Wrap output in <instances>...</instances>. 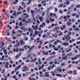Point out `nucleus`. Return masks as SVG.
Returning a JSON list of instances; mask_svg holds the SVG:
<instances>
[{"instance_id": "5fc2aeb1", "label": "nucleus", "mask_w": 80, "mask_h": 80, "mask_svg": "<svg viewBox=\"0 0 80 80\" xmlns=\"http://www.w3.org/2000/svg\"><path fill=\"white\" fill-rule=\"evenodd\" d=\"M47 23H48V24H49L50 23V21L48 19L47 20Z\"/></svg>"}, {"instance_id": "9d476101", "label": "nucleus", "mask_w": 80, "mask_h": 80, "mask_svg": "<svg viewBox=\"0 0 80 80\" xmlns=\"http://www.w3.org/2000/svg\"><path fill=\"white\" fill-rule=\"evenodd\" d=\"M9 65V62H7L6 64V65H5V68H6L8 69V65Z\"/></svg>"}, {"instance_id": "f704fd0d", "label": "nucleus", "mask_w": 80, "mask_h": 80, "mask_svg": "<svg viewBox=\"0 0 80 80\" xmlns=\"http://www.w3.org/2000/svg\"><path fill=\"white\" fill-rule=\"evenodd\" d=\"M49 20H50V21H51V22H54V21H55V19H52L51 18H50Z\"/></svg>"}, {"instance_id": "9b49d317", "label": "nucleus", "mask_w": 80, "mask_h": 80, "mask_svg": "<svg viewBox=\"0 0 80 80\" xmlns=\"http://www.w3.org/2000/svg\"><path fill=\"white\" fill-rule=\"evenodd\" d=\"M64 18V22H67L68 19H67V16H65L63 17Z\"/></svg>"}, {"instance_id": "58836bf2", "label": "nucleus", "mask_w": 80, "mask_h": 80, "mask_svg": "<svg viewBox=\"0 0 80 80\" xmlns=\"http://www.w3.org/2000/svg\"><path fill=\"white\" fill-rule=\"evenodd\" d=\"M51 74H52V76H53V77H55V74H54V72H51Z\"/></svg>"}, {"instance_id": "2f4dec72", "label": "nucleus", "mask_w": 80, "mask_h": 80, "mask_svg": "<svg viewBox=\"0 0 80 80\" xmlns=\"http://www.w3.org/2000/svg\"><path fill=\"white\" fill-rule=\"evenodd\" d=\"M35 10L36 11V13H38V12H40V10H38L37 8H35Z\"/></svg>"}, {"instance_id": "dca6fc26", "label": "nucleus", "mask_w": 80, "mask_h": 80, "mask_svg": "<svg viewBox=\"0 0 80 80\" xmlns=\"http://www.w3.org/2000/svg\"><path fill=\"white\" fill-rule=\"evenodd\" d=\"M58 71H59V72H62V70L61 69L60 67H59L57 68Z\"/></svg>"}, {"instance_id": "f257e3e1", "label": "nucleus", "mask_w": 80, "mask_h": 80, "mask_svg": "<svg viewBox=\"0 0 80 80\" xmlns=\"http://www.w3.org/2000/svg\"><path fill=\"white\" fill-rule=\"evenodd\" d=\"M73 54L72 53H68L67 55L63 57L62 58V59L64 60H67V59L68 58V56H70V57H71V56H73Z\"/></svg>"}, {"instance_id": "680f3d73", "label": "nucleus", "mask_w": 80, "mask_h": 80, "mask_svg": "<svg viewBox=\"0 0 80 80\" xmlns=\"http://www.w3.org/2000/svg\"><path fill=\"white\" fill-rule=\"evenodd\" d=\"M63 16H61V17H60L59 18V20H62V19H63Z\"/></svg>"}, {"instance_id": "393cba45", "label": "nucleus", "mask_w": 80, "mask_h": 80, "mask_svg": "<svg viewBox=\"0 0 80 80\" xmlns=\"http://www.w3.org/2000/svg\"><path fill=\"white\" fill-rule=\"evenodd\" d=\"M8 33V30H6L5 32L4 35H5V36L7 35V34Z\"/></svg>"}, {"instance_id": "b1692460", "label": "nucleus", "mask_w": 80, "mask_h": 80, "mask_svg": "<svg viewBox=\"0 0 80 80\" xmlns=\"http://www.w3.org/2000/svg\"><path fill=\"white\" fill-rule=\"evenodd\" d=\"M63 4H60L58 6V8H62L63 7Z\"/></svg>"}, {"instance_id": "4468645a", "label": "nucleus", "mask_w": 80, "mask_h": 80, "mask_svg": "<svg viewBox=\"0 0 80 80\" xmlns=\"http://www.w3.org/2000/svg\"><path fill=\"white\" fill-rule=\"evenodd\" d=\"M54 63L55 65H59V64L60 63V61L57 62V61H56Z\"/></svg>"}, {"instance_id": "0eeeda50", "label": "nucleus", "mask_w": 80, "mask_h": 80, "mask_svg": "<svg viewBox=\"0 0 80 80\" xmlns=\"http://www.w3.org/2000/svg\"><path fill=\"white\" fill-rule=\"evenodd\" d=\"M32 28L34 30H38V26H35V27H34V26H33V25H32Z\"/></svg>"}, {"instance_id": "3c124183", "label": "nucleus", "mask_w": 80, "mask_h": 80, "mask_svg": "<svg viewBox=\"0 0 80 80\" xmlns=\"http://www.w3.org/2000/svg\"><path fill=\"white\" fill-rule=\"evenodd\" d=\"M5 69H3L2 71V74H3V73H5Z\"/></svg>"}, {"instance_id": "8fccbe9b", "label": "nucleus", "mask_w": 80, "mask_h": 80, "mask_svg": "<svg viewBox=\"0 0 80 80\" xmlns=\"http://www.w3.org/2000/svg\"><path fill=\"white\" fill-rule=\"evenodd\" d=\"M21 67H22V66L20 65V66H18V67H17V68H18V69H20V68H21Z\"/></svg>"}, {"instance_id": "6e6552de", "label": "nucleus", "mask_w": 80, "mask_h": 80, "mask_svg": "<svg viewBox=\"0 0 80 80\" xmlns=\"http://www.w3.org/2000/svg\"><path fill=\"white\" fill-rule=\"evenodd\" d=\"M67 27H70V25L72 24V23L71 22H67L66 23Z\"/></svg>"}, {"instance_id": "f8f14e48", "label": "nucleus", "mask_w": 80, "mask_h": 80, "mask_svg": "<svg viewBox=\"0 0 80 80\" xmlns=\"http://www.w3.org/2000/svg\"><path fill=\"white\" fill-rule=\"evenodd\" d=\"M20 42H18V43H16L15 45H14V47H18L20 46Z\"/></svg>"}, {"instance_id": "a211bd4d", "label": "nucleus", "mask_w": 80, "mask_h": 80, "mask_svg": "<svg viewBox=\"0 0 80 80\" xmlns=\"http://www.w3.org/2000/svg\"><path fill=\"white\" fill-rule=\"evenodd\" d=\"M27 71H29V69L26 70L25 68H24L22 69V72H27Z\"/></svg>"}, {"instance_id": "13d9d810", "label": "nucleus", "mask_w": 80, "mask_h": 80, "mask_svg": "<svg viewBox=\"0 0 80 80\" xmlns=\"http://www.w3.org/2000/svg\"><path fill=\"white\" fill-rule=\"evenodd\" d=\"M4 58H5V56H2V59H1V60L2 61L3 60H4Z\"/></svg>"}, {"instance_id": "052dcab7", "label": "nucleus", "mask_w": 80, "mask_h": 80, "mask_svg": "<svg viewBox=\"0 0 80 80\" xmlns=\"http://www.w3.org/2000/svg\"><path fill=\"white\" fill-rule=\"evenodd\" d=\"M58 71V70H57V69H55L54 71V72L55 73H57V72H58V71Z\"/></svg>"}, {"instance_id": "c756f323", "label": "nucleus", "mask_w": 80, "mask_h": 80, "mask_svg": "<svg viewBox=\"0 0 80 80\" xmlns=\"http://www.w3.org/2000/svg\"><path fill=\"white\" fill-rule=\"evenodd\" d=\"M19 50L20 52H22H22H24V51H25V49H24V48H22L19 49Z\"/></svg>"}, {"instance_id": "c85d7f7f", "label": "nucleus", "mask_w": 80, "mask_h": 80, "mask_svg": "<svg viewBox=\"0 0 80 80\" xmlns=\"http://www.w3.org/2000/svg\"><path fill=\"white\" fill-rule=\"evenodd\" d=\"M33 55V53H31L29 54L27 57L28 58H29V57H30L31 55Z\"/></svg>"}, {"instance_id": "4be33fe9", "label": "nucleus", "mask_w": 80, "mask_h": 80, "mask_svg": "<svg viewBox=\"0 0 80 80\" xmlns=\"http://www.w3.org/2000/svg\"><path fill=\"white\" fill-rule=\"evenodd\" d=\"M37 25L38 26H39V24H40V22L38 20H37Z\"/></svg>"}, {"instance_id": "49530a36", "label": "nucleus", "mask_w": 80, "mask_h": 80, "mask_svg": "<svg viewBox=\"0 0 80 80\" xmlns=\"http://www.w3.org/2000/svg\"><path fill=\"white\" fill-rule=\"evenodd\" d=\"M27 47H28V46H27V45L24 46V48H25V50H27Z\"/></svg>"}, {"instance_id": "473e14b6", "label": "nucleus", "mask_w": 80, "mask_h": 80, "mask_svg": "<svg viewBox=\"0 0 80 80\" xmlns=\"http://www.w3.org/2000/svg\"><path fill=\"white\" fill-rule=\"evenodd\" d=\"M22 12H18L17 14V16H18V15H21V14H22Z\"/></svg>"}, {"instance_id": "e433bc0d", "label": "nucleus", "mask_w": 80, "mask_h": 80, "mask_svg": "<svg viewBox=\"0 0 80 80\" xmlns=\"http://www.w3.org/2000/svg\"><path fill=\"white\" fill-rule=\"evenodd\" d=\"M79 30V28H75L74 29V31L76 32V31H78Z\"/></svg>"}, {"instance_id": "c03bdc74", "label": "nucleus", "mask_w": 80, "mask_h": 80, "mask_svg": "<svg viewBox=\"0 0 80 80\" xmlns=\"http://www.w3.org/2000/svg\"><path fill=\"white\" fill-rule=\"evenodd\" d=\"M18 69L17 68H15V69L14 70V72H17V71H18Z\"/></svg>"}, {"instance_id": "a19ab883", "label": "nucleus", "mask_w": 80, "mask_h": 80, "mask_svg": "<svg viewBox=\"0 0 80 80\" xmlns=\"http://www.w3.org/2000/svg\"><path fill=\"white\" fill-rule=\"evenodd\" d=\"M53 50H55V51H58V49L57 48H54Z\"/></svg>"}, {"instance_id": "39448f33", "label": "nucleus", "mask_w": 80, "mask_h": 80, "mask_svg": "<svg viewBox=\"0 0 80 80\" xmlns=\"http://www.w3.org/2000/svg\"><path fill=\"white\" fill-rule=\"evenodd\" d=\"M65 38L67 40H66V42H68L71 39V37H70V35H68Z\"/></svg>"}, {"instance_id": "cd10ccee", "label": "nucleus", "mask_w": 80, "mask_h": 80, "mask_svg": "<svg viewBox=\"0 0 80 80\" xmlns=\"http://www.w3.org/2000/svg\"><path fill=\"white\" fill-rule=\"evenodd\" d=\"M34 47H35V46H32L31 48H29V51L32 50V49H33V48Z\"/></svg>"}, {"instance_id": "ddd939ff", "label": "nucleus", "mask_w": 80, "mask_h": 80, "mask_svg": "<svg viewBox=\"0 0 80 80\" xmlns=\"http://www.w3.org/2000/svg\"><path fill=\"white\" fill-rule=\"evenodd\" d=\"M28 31L30 33H33V29L31 28H29Z\"/></svg>"}, {"instance_id": "79ce46f5", "label": "nucleus", "mask_w": 80, "mask_h": 80, "mask_svg": "<svg viewBox=\"0 0 80 80\" xmlns=\"http://www.w3.org/2000/svg\"><path fill=\"white\" fill-rule=\"evenodd\" d=\"M17 36L18 37H22V34H19L17 35Z\"/></svg>"}, {"instance_id": "ea45409f", "label": "nucleus", "mask_w": 80, "mask_h": 80, "mask_svg": "<svg viewBox=\"0 0 80 80\" xmlns=\"http://www.w3.org/2000/svg\"><path fill=\"white\" fill-rule=\"evenodd\" d=\"M76 7L77 8H80V4L76 6Z\"/></svg>"}, {"instance_id": "774afa93", "label": "nucleus", "mask_w": 80, "mask_h": 80, "mask_svg": "<svg viewBox=\"0 0 80 80\" xmlns=\"http://www.w3.org/2000/svg\"><path fill=\"white\" fill-rule=\"evenodd\" d=\"M56 53L55 52H52V55H55V54Z\"/></svg>"}, {"instance_id": "864d4df0", "label": "nucleus", "mask_w": 80, "mask_h": 80, "mask_svg": "<svg viewBox=\"0 0 80 80\" xmlns=\"http://www.w3.org/2000/svg\"><path fill=\"white\" fill-rule=\"evenodd\" d=\"M65 64V63H62L61 64V65L62 67H64Z\"/></svg>"}, {"instance_id": "37998d69", "label": "nucleus", "mask_w": 80, "mask_h": 80, "mask_svg": "<svg viewBox=\"0 0 80 80\" xmlns=\"http://www.w3.org/2000/svg\"><path fill=\"white\" fill-rule=\"evenodd\" d=\"M68 1H69V0H68V1H67V3H66V4L67 5H68L70 4V2H69Z\"/></svg>"}, {"instance_id": "6ab92c4d", "label": "nucleus", "mask_w": 80, "mask_h": 80, "mask_svg": "<svg viewBox=\"0 0 80 80\" xmlns=\"http://www.w3.org/2000/svg\"><path fill=\"white\" fill-rule=\"evenodd\" d=\"M39 20L41 22H42L43 20V18L42 17H41L39 18Z\"/></svg>"}, {"instance_id": "7c9ffc66", "label": "nucleus", "mask_w": 80, "mask_h": 80, "mask_svg": "<svg viewBox=\"0 0 80 80\" xmlns=\"http://www.w3.org/2000/svg\"><path fill=\"white\" fill-rule=\"evenodd\" d=\"M20 57V55H17V56L15 57L16 59H18V58Z\"/></svg>"}, {"instance_id": "5701e85b", "label": "nucleus", "mask_w": 80, "mask_h": 80, "mask_svg": "<svg viewBox=\"0 0 80 80\" xmlns=\"http://www.w3.org/2000/svg\"><path fill=\"white\" fill-rule=\"evenodd\" d=\"M73 75H77V71L75 70L73 72Z\"/></svg>"}, {"instance_id": "0e129e2a", "label": "nucleus", "mask_w": 80, "mask_h": 80, "mask_svg": "<svg viewBox=\"0 0 80 80\" xmlns=\"http://www.w3.org/2000/svg\"><path fill=\"white\" fill-rule=\"evenodd\" d=\"M53 44L55 45H57V42H54Z\"/></svg>"}, {"instance_id": "e2e57ef3", "label": "nucleus", "mask_w": 80, "mask_h": 80, "mask_svg": "<svg viewBox=\"0 0 80 80\" xmlns=\"http://www.w3.org/2000/svg\"><path fill=\"white\" fill-rule=\"evenodd\" d=\"M67 18H70V16L69 15H67Z\"/></svg>"}, {"instance_id": "f3484780", "label": "nucleus", "mask_w": 80, "mask_h": 80, "mask_svg": "<svg viewBox=\"0 0 80 80\" xmlns=\"http://www.w3.org/2000/svg\"><path fill=\"white\" fill-rule=\"evenodd\" d=\"M56 76V77H60V78H62V74H57Z\"/></svg>"}, {"instance_id": "bf43d9fd", "label": "nucleus", "mask_w": 80, "mask_h": 80, "mask_svg": "<svg viewBox=\"0 0 80 80\" xmlns=\"http://www.w3.org/2000/svg\"><path fill=\"white\" fill-rule=\"evenodd\" d=\"M39 27H40V28H43V27H44L43 24H42L41 25L39 26Z\"/></svg>"}, {"instance_id": "09e8293b", "label": "nucleus", "mask_w": 80, "mask_h": 80, "mask_svg": "<svg viewBox=\"0 0 80 80\" xmlns=\"http://www.w3.org/2000/svg\"><path fill=\"white\" fill-rule=\"evenodd\" d=\"M25 17V18H24L23 19V20H22V22H25V19H26V17Z\"/></svg>"}, {"instance_id": "7ed1b4c3", "label": "nucleus", "mask_w": 80, "mask_h": 80, "mask_svg": "<svg viewBox=\"0 0 80 80\" xmlns=\"http://www.w3.org/2000/svg\"><path fill=\"white\" fill-rule=\"evenodd\" d=\"M19 43L21 44V45H20L21 47V46H23V45L25 44V42L23 41V40L22 39L20 40V42Z\"/></svg>"}, {"instance_id": "69168bd1", "label": "nucleus", "mask_w": 80, "mask_h": 80, "mask_svg": "<svg viewBox=\"0 0 80 80\" xmlns=\"http://www.w3.org/2000/svg\"><path fill=\"white\" fill-rule=\"evenodd\" d=\"M46 1H42L41 2V3H42V4H43V3H46Z\"/></svg>"}, {"instance_id": "bb28decb", "label": "nucleus", "mask_w": 80, "mask_h": 80, "mask_svg": "<svg viewBox=\"0 0 80 80\" xmlns=\"http://www.w3.org/2000/svg\"><path fill=\"white\" fill-rule=\"evenodd\" d=\"M71 51H72V49H70L68 50H67L66 52V53H68V52H71Z\"/></svg>"}, {"instance_id": "20e7f679", "label": "nucleus", "mask_w": 80, "mask_h": 80, "mask_svg": "<svg viewBox=\"0 0 80 80\" xmlns=\"http://www.w3.org/2000/svg\"><path fill=\"white\" fill-rule=\"evenodd\" d=\"M49 74V72H45L44 74V77H50V75Z\"/></svg>"}, {"instance_id": "a18cd8bd", "label": "nucleus", "mask_w": 80, "mask_h": 80, "mask_svg": "<svg viewBox=\"0 0 80 80\" xmlns=\"http://www.w3.org/2000/svg\"><path fill=\"white\" fill-rule=\"evenodd\" d=\"M26 75H29V74H31V73H32V72H26Z\"/></svg>"}, {"instance_id": "de8ad7c7", "label": "nucleus", "mask_w": 80, "mask_h": 80, "mask_svg": "<svg viewBox=\"0 0 80 80\" xmlns=\"http://www.w3.org/2000/svg\"><path fill=\"white\" fill-rule=\"evenodd\" d=\"M28 1L29 2L28 3V5H30L31 3V0H28Z\"/></svg>"}, {"instance_id": "c9c22d12", "label": "nucleus", "mask_w": 80, "mask_h": 80, "mask_svg": "<svg viewBox=\"0 0 80 80\" xmlns=\"http://www.w3.org/2000/svg\"><path fill=\"white\" fill-rule=\"evenodd\" d=\"M48 55V51H47L44 54V55H46L47 56Z\"/></svg>"}, {"instance_id": "412c9836", "label": "nucleus", "mask_w": 80, "mask_h": 80, "mask_svg": "<svg viewBox=\"0 0 80 80\" xmlns=\"http://www.w3.org/2000/svg\"><path fill=\"white\" fill-rule=\"evenodd\" d=\"M19 26L20 27H22V26H23V23L22 22H19Z\"/></svg>"}, {"instance_id": "4d7b16f0", "label": "nucleus", "mask_w": 80, "mask_h": 80, "mask_svg": "<svg viewBox=\"0 0 80 80\" xmlns=\"http://www.w3.org/2000/svg\"><path fill=\"white\" fill-rule=\"evenodd\" d=\"M71 13V12H70V11H69L67 13V15H70Z\"/></svg>"}, {"instance_id": "1a4fd4ad", "label": "nucleus", "mask_w": 80, "mask_h": 80, "mask_svg": "<svg viewBox=\"0 0 80 80\" xmlns=\"http://www.w3.org/2000/svg\"><path fill=\"white\" fill-rule=\"evenodd\" d=\"M37 60V58H36L34 59H33L30 62H31V63H35Z\"/></svg>"}, {"instance_id": "6e6d98bb", "label": "nucleus", "mask_w": 80, "mask_h": 80, "mask_svg": "<svg viewBox=\"0 0 80 80\" xmlns=\"http://www.w3.org/2000/svg\"><path fill=\"white\" fill-rule=\"evenodd\" d=\"M63 35V33H60V34H59L58 36L59 37H61V36Z\"/></svg>"}, {"instance_id": "2eb2a0df", "label": "nucleus", "mask_w": 80, "mask_h": 80, "mask_svg": "<svg viewBox=\"0 0 80 80\" xmlns=\"http://www.w3.org/2000/svg\"><path fill=\"white\" fill-rule=\"evenodd\" d=\"M74 6H75V5H71L68 9V10H72V8H73V7H74Z\"/></svg>"}, {"instance_id": "f03ea898", "label": "nucleus", "mask_w": 80, "mask_h": 80, "mask_svg": "<svg viewBox=\"0 0 80 80\" xmlns=\"http://www.w3.org/2000/svg\"><path fill=\"white\" fill-rule=\"evenodd\" d=\"M21 29L23 32H25L27 31H28V29L25 28L24 26H23L21 27Z\"/></svg>"}, {"instance_id": "a878e982", "label": "nucleus", "mask_w": 80, "mask_h": 80, "mask_svg": "<svg viewBox=\"0 0 80 80\" xmlns=\"http://www.w3.org/2000/svg\"><path fill=\"white\" fill-rule=\"evenodd\" d=\"M28 78L29 80H36V79L32 78H30V77H29Z\"/></svg>"}, {"instance_id": "423d86ee", "label": "nucleus", "mask_w": 80, "mask_h": 80, "mask_svg": "<svg viewBox=\"0 0 80 80\" xmlns=\"http://www.w3.org/2000/svg\"><path fill=\"white\" fill-rule=\"evenodd\" d=\"M62 45L63 46H64L65 47H67V46H68L69 45V43L68 42H63L62 44Z\"/></svg>"}, {"instance_id": "aec40b11", "label": "nucleus", "mask_w": 80, "mask_h": 80, "mask_svg": "<svg viewBox=\"0 0 80 80\" xmlns=\"http://www.w3.org/2000/svg\"><path fill=\"white\" fill-rule=\"evenodd\" d=\"M17 12L15 11H14V13L12 14V15L15 16V17H17Z\"/></svg>"}, {"instance_id": "72a5a7b5", "label": "nucleus", "mask_w": 80, "mask_h": 80, "mask_svg": "<svg viewBox=\"0 0 80 80\" xmlns=\"http://www.w3.org/2000/svg\"><path fill=\"white\" fill-rule=\"evenodd\" d=\"M34 13H35V11H34L33 10H32L31 11V13L32 14V15H34Z\"/></svg>"}, {"instance_id": "4c0bfd02", "label": "nucleus", "mask_w": 80, "mask_h": 80, "mask_svg": "<svg viewBox=\"0 0 80 80\" xmlns=\"http://www.w3.org/2000/svg\"><path fill=\"white\" fill-rule=\"evenodd\" d=\"M34 33H35V35H38V32H37V31H34Z\"/></svg>"}, {"instance_id": "603ef678", "label": "nucleus", "mask_w": 80, "mask_h": 80, "mask_svg": "<svg viewBox=\"0 0 80 80\" xmlns=\"http://www.w3.org/2000/svg\"><path fill=\"white\" fill-rule=\"evenodd\" d=\"M18 32L20 33H23V31H22L18 30Z\"/></svg>"}, {"instance_id": "338daca9", "label": "nucleus", "mask_w": 80, "mask_h": 80, "mask_svg": "<svg viewBox=\"0 0 80 80\" xmlns=\"http://www.w3.org/2000/svg\"><path fill=\"white\" fill-rule=\"evenodd\" d=\"M77 15L76 13L73 14H72V17H75V15Z\"/></svg>"}]
</instances>
